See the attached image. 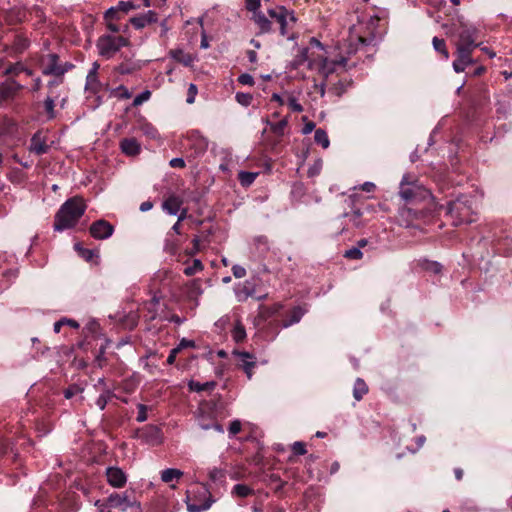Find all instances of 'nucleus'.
<instances>
[{
  "mask_svg": "<svg viewBox=\"0 0 512 512\" xmlns=\"http://www.w3.org/2000/svg\"><path fill=\"white\" fill-rule=\"evenodd\" d=\"M235 99L240 105L248 107L252 103L253 96L250 93L237 92Z\"/></svg>",
  "mask_w": 512,
  "mask_h": 512,
  "instance_id": "a19ab883",
  "label": "nucleus"
},
{
  "mask_svg": "<svg viewBox=\"0 0 512 512\" xmlns=\"http://www.w3.org/2000/svg\"><path fill=\"white\" fill-rule=\"evenodd\" d=\"M232 272L235 278H243L246 275V269L241 265H233Z\"/></svg>",
  "mask_w": 512,
  "mask_h": 512,
  "instance_id": "774afa93",
  "label": "nucleus"
},
{
  "mask_svg": "<svg viewBox=\"0 0 512 512\" xmlns=\"http://www.w3.org/2000/svg\"><path fill=\"white\" fill-rule=\"evenodd\" d=\"M86 210V205L81 197H72L66 200L59 208L54 217L53 228L62 232L73 228Z\"/></svg>",
  "mask_w": 512,
  "mask_h": 512,
  "instance_id": "f257e3e1",
  "label": "nucleus"
},
{
  "mask_svg": "<svg viewBox=\"0 0 512 512\" xmlns=\"http://www.w3.org/2000/svg\"><path fill=\"white\" fill-rule=\"evenodd\" d=\"M478 37V30L472 25L461 22L458 28L457 48L475 49L480 44L476 43Z\"/></svg>",
  "mask_w": 512,
  "mask_h": 512,
  "instance_id": "0eeeda50",
  "label": "nucleus"
},
{
  "mask_svg": "<svg viewBox=\"0 0 512 512\" xmlns=\"http://www.w3.org/2000/svg\"><path fill=\"white\" fill-rule=\"evenodd\" d=\"M50 149V146L46 143L45 139H43L40 133H35L30 141V152L36 155L46 154Z\"/></svg>",
  "mask_w": 512,
  "mask_h": 512,
  "instance_id": "dca6fc26",
  "label": "nucleus"
},
{
  "mask_svg": "<svg viewBox=\"0 0 512 512\" xmlns=\"http://www.w3.org/2000/svg\"><path fill=\"white\" fill-rule=\"evenodd\" d=\"M344 257L351 260H359L363 257V253L359 247H352L345 251Z\"/></svg>",
  "mask_w": 512,
  "mask_h": 512,
  "instance_id": "c03bdc74",
  "label": "nucleus"
},
{
  "mask_svg": "<svg viewBox=\"0 0 512 512\" xmlns=\"http://www.w3.org/2000/svg\"><path fill=\"white\" fill-rule=\"evenodd\" d=\"M202 270H203L202 262L199 259H194L192 265L185 267L183 272L186 276H193Z\"/></svg>",
  "mask_w": 512,
  "mask_h": 512,
  "instance_id": "4c0bfd02",
  "label": "nucleus"
},
{
  "mask_svg": "<svg viewBox=\"0 0 512 512\" xmlns=\"http://www.w3.org/2000/svg\"><path fill=\"white\" fill-rule=\"evenodd\" d=\"M314 140L317 144L321 145L324 149L328 148L330 141L325 130L319 128L315 131Z\"/></svg>",
  "mask_w": 512,
  "mask_h": 512,
  "instance_id": "473e14b6",
  "label": "nucleus"
},
{
  "mask_svg": "<svg viewBox=\"0 0 512 512\" xmlns=\"http://www.w3.org/2000/svg\"><path fill=\"white\" fill-rule=\"evenodd\" d=\"M233 338L236 342H241L246 337V331L243 326L238 325L233 329Z\"/></svg>",
  "mask_w": 512,
  "mask_h": 512,
  "instance_id": "864d4df0",
  "label": "nucleus"
},
{
  "mask_svg": "<svg viewBox=\"0 0 512 512\" xmlns=\"http://www.w3.org/2000/svg\"><path fill=\"white\" fill-rule=\"evenodd\" d=\"M421 267L428 272H432L434 274H439L442 271V265L436 261L423 260L421 262Z\"/></svg>",
  "mask_w": 512,
  "mask_h": 512,
  "instance_id": "f704fd0d",
  "label": "nucleus"
},
{
  "mask_svg": "<svg viewBox=\"0 0 512 512\" xmlns=\"http://www.w3.org/2000/svg\"><path fill=\"white\" fill-rule=\"evenodd\" d=\"M137 6L132 1H119L115 7L109 8L105 14V19H119V12L127 13L130 10L136 9Z\"/></svg>",
  "mask_w": 512,
  "mask_h": 512,
  "instance_id": "4468645a",
  "label": "nucleus"
},
{
  "mask_svg": "<svg viewBox=\"0 0 512 512\" xmlns=\"http://www.w3.org/2000/svg\"><path fill=\"white\" fill-rule=\"evenodd\" d=\"M128 45H130L128 38L112 34H103L96 41L98 54L105 59H111L122 47Z\"/></svg>",
  "mask_w": 512,
  "mask_h": 512,
  "instance_id": "7ed1b4c3",
  "label": "nucleus"
},
{
  "mask_svg": "<svg viewBox=\"0 0 512 512\" xmlns=\"http://www.w3.org/2000/svg\"><path fill=\"white\" fill-rule=\"evenodd\" d=\"M258 176V173L241 171L238 175V179L242 186H250Z\"/></svg>",
  "mask_w": 512,
  "mask_h": 512,
  "instance_id": "72a5a7b5",
  "label": "nucleus"
},
{
  "mask_svg": "<svg viewBox=\"0 0 512 512\" xmlns=\"http://www.w3.org/2000/svg\"><path fill=\"white\" fill-rule=\"evenodd\" d=\"M74 249L79 253V255L87 262L93 260L96 256L95 251L91 249L84 248L81 243H75Z\"/></svg>",
  "mask_w": 512,
  "mask_h": 512,
  "instance_id": "2f4dec72",
  "label": "nucleus"
},
{
  "mask_svg": "<svg viewBox=\"0 0 512 512\" xmlns=\"http://www.w3.org/2000/svg\"><path fill=\"white\" fill-rule=\"evenodd\" d=\"M238 82L242 85H248V86H253L255 83L254 78L248 73L241 74L238 77Z\"/></svg>",
  "mask_w": 512,
  "mask_h": 512,
  "instance_id": "052dcab7",
  "label": "nucleus"
},
{
  "mask_svg": "<svg viewBox=\"0 0 512 512\" xmlns=\"http://www.w3.org/2000/svg\"><path fill=\"white\" fill-rule=\"evenodd\" d=\"M304 314H305V310L302 307H300V306L294 307L291 310L289 317L283 321L282 326L284 328H288L291 325L298 323Z\"/></svg>",
  "mask_w": 512,
  "mask_h": 512,
  "instance_id": "4be33fe9",
  "label": "nucleus"
},
{
  "mask_svg": "<svg viewBox=\"0 0 512 512\" xmlns=\"http://www.w3.org/2000/svg\"><path fill=\"white\" fill-rule=\"evenodd\" d=\"M2 129L5 133H13L17 130V123L9 117H4L2 120Z\"/></svg>",
  "mask_w": 512,
  "mask_h": 512,
  "instance_id": "79ce46f5",
  "label": "nucleus"
},
{
  "mask_svg": "<svg viewBox=\"0 0 512 512\" xmlns=\"http://www.w3.org/2000/svg\"><path fill=\"white\" fill-rule=\"evenodd\" d=\"M111 396H112V392L109 389H106L105 393L101 394L97 398L96 405L98 406V408L100 410H104L106 408L107 403H108V401H109Z\"/></svg>",
  "mask_w": 512,
  "mask_h": 512,
  "instance_id": "37998d69",
  "label": "nucleus"
},
{
  "mask_svg": "<svg viewBox=\"0 0 512 512\" xmlns=\"http://www.w3.org/2000/svg\"><path fill=\"white\" fill-rule=\"evenodd\" d=\"M432 44H433L434 49L437 52L442 54L445 59H448L449 52H448V50L446 48V43H445V41L443 39H440L438 37H434L433 40H432Z\"/></svg>",
  "mask_w": 512,
  "mask_h": 512,
  "instance_id": "e433bc0d",
  "label": "nucleus"
},
{
  "mask_svg": "<svg viewBox=\"0 0 512 512\" xmlns=\"http://www.w3.org/2000/svg\"><path fill=\"white\" fill-rule=\"evenodd\" d=\"M196 347V344L193 340H189V339H186V338H182L179 342V344L175 347L176 349H178V351H182L183 349H186V348H195Z\"/></svg>",
  "mask_w": 512,
  "mask_h": 512,
  "instance_id": "4d7b16f0",
  "label": "nucleus"
},
{
  "mask_svg": "<svg viewBox=\"0 0 512 512\" xmlns=\"http://www.w3.org/2000/svg\"><path fill=\"white\" fill-rule=\"evenodd\" d=\"M241 422L239 420H233L228 428L229 436L233 437L241 431Z\"/></svg>",
  "mask_w": 512,
  "mask_h": 512,
  "instance_id": "5fc2aeb1",
  "label": "nucleus"
},
{
  "mask_svg": "<svg viewBox=\"0 0 512 512\" xmlns=\"http://www.w3.org/2000/svg\"><path fill=\"white\" fill-rule=\"evenodd\" d=\"M133 493H112L108 496L111 507L119 508L124 512H142L140 503L132 495Z\"/></svg>",
  "mask_w": 512,
  "mask_h": 512,
  "instance_id": "39448f33",
  "label": "nucleus"
},
{
  "mask_svg": "<svg viewBox=\"0 0 512 512\" xmlns=\"http://www.w3.org/2000/svg\"><path fill=\"white\" fill-rule=\"evenodd\" d=\"M254 20L259 27L260 33H267L271 30V21L263 13L255 14Z\"/></svg>",
  "mask_w": 512,
  "mask_h": 512,
  "instance_id": "c85d7f7f",
  "label": "nucleus"
},
{
  "mask_svg": "<svg viewBox=\"0 0 512 512\" xmlns=\"http://www.w3.org/2000/svg\"><path fill=\"white\" fill-rule=\"evenodd\" d=\"M139 438L147 444L158 445L162 441V431L156 425H146L140 430Z\"/></svg>",
  "mask_w": 512,
  "mask_h": 512,
  "instance_id": "9d476101",
  "label": "nucleus"
},
{
  "mask_svg": "<svg viewBox=\"0 0 512 512\" xmlns=\"http://www.w3.org/2000/svg\"><path fill=\"white\" fill-rule=\"evenodd\" d=\"M268 14L271 18L277 21V24L280 25V33L282 36L286 35V26H287V16L289 14L288 10L284 6H280L277 9H269ZM290 18L292 21H295V17L293 12H290Z\"/></svg>",
  "mask_w": 512,
  "mask_h": 512,
  "instance_id": "f8f14e48",
  "label": "nucleus"
},
{
  "mask_svg": "<svg viewBox=\"0 0 512 512\" xmlns=\"http://www.w3.org/2000/svg\"><path fill=\"white\" fill-rule=\"evenodd\" d=\"M95 506L99 512H110V508H112L109 504L108 498L105 501L97 500L95 502Z\"/></svg>",
  "mask_w": 512,
  "mask_h": 512,
  "instance_id": "69168bd1",
  "label": "nucleus"
},
{
  "mask_svg": "<svg viewBox=\"0 0 512 512\" xmlns=\"http://www.w3.org/2000/svg\"><path fill=\"white\" fill-rule=\"evenodd\" d=\"M254 241H255V244L257 245V247L262 252H266L269 250V241L266 236H263V235L257 236Z\"/></svg>",
  "mask_w": 512,
  "mask_h": 512,
  "instance_id": "603ef678",
  "label": "nucleus"
},
{
  "mask_svg": "<svg viewBox=\"0 0 512 512\" xmlns=\"http://www.w3.org/2000/svg\"><path fill=\"white\" fill-rule=\"evenodd\" d=\"M217 383L215 381H207L204 383H200L198 381L190 380L188 383V388L192 392H203V391H212L216 387Z\"/></svg>",
  "mask_w": 512,
  "mask_h": 512,
  "instance_id": "5701e85b",
  "label": "nucleus"
},
{
  "mask_svg": "<svg viewBox=\"0 0 512 512\" xmlns=\"http://www.w3.org/2000/svg\"><path fill=\"white\" fill-rule=\"evenodd\" d=\"M199 426L201 427V429L203 430H209V429H214L215 431H217L218 433H223L224 432V429H223V426L218 423V422H211V424H205L202 419L200 418L199 419Z\"/></svg>",
  "mask_w": 512,
  "mask_h": 512,
  "instance_id": "09e8293b",
  "label": "nucleus"
},
{
  "mask_svg": "<svg viewBox=\"0 0 512 512\" xmlns=\"http://www.w3.org/2000/svg\"><path fill=\"white\" fill-rule=\"evenodd\" d=\"M106 477L107 482L115 488H121L127 482L126 474L118 467H108L106 469Z\"/></svg>",
  "mask_w": 512,
  "mask_h": 512,
  "instance_id": "ddd939ff",
  "label": "nucleus"
},
{
  "mask_svg": "<svg viewBox=\"0 0 512 512\" xmlns=\"http://www.w3.org/2000/svg\"><path fill=\"white\" fill-rule=\"evenodd\" d=\"M368 393V386L361 378H357L353 387V396L357 401H360L364 395Z\"/></svg>",
  "mask_w": 512,
  "mask_h": 512,
  "instance_id": "393cba45",
  "label": "nucleus"
},
{
  "mask_svg": "<svg viewBox=\"0 0 512 512\" xmlns=\"http://www.w3.org/2000/svg\"><path fill=\"white\" fill-rule=\"evenodd\" d=\"M473 49L468 48H457V57L453 61V69L456 73H461L465 71L466 67L474 64V59L472 58Z\"/></svg>",
  "mask_w": 512,
  "mask_h": 512,
  "instance_id": "1a4fd4ad",
  "label": "nucleus"
},
{
  "mask_svg": "<svg viewBox=\"0 0 512 512\" xmlns=\"http://www.w3.org/2000/svg\"><path fill=\"white\" fill-rule=\"evenodd\" d=\"M29 46V41L27 38L23 37L22 35H16L14 42H13V48L16 52H23L25 49H27Z\"/></svg>",
  "mask_w": 512,
  "mask_h": 512,
  "instance_id": "58836bf2",
  "label": "nucleus"
},
{
  "mask_svg": "<svg viewBox=\"0 0 512 512\" xmlns=\"http://www.w3.org/2000/svg\"><path fill=\"white\" fill-rule=\"evenodd\" d=\"M292 451L295 455H304L307 453L306 446L301 441H296L293 443Z\"/></svg>",
  "mask_w": 512,
  "mask_h": 512,
  "instance_id": "6e6d98bb",
  "label": "nucleus"
},
{
  "mask_svg": "<svg viewBox=\"0 0 512 512\" xmlns=\"http://www.w3.org/2000/svg\"><path fill=\"white\" fill-rule=\"evenodd\" d=\"M106 20V27L108 29V31H110L113 35V33H119L121 31V27L119 25H117L116 23H114V20L115 19H105Z\"/></svg>",
  "mask_w": 512,
  "mask_h": 512,
  "instance_id": "338daca9",
  "label": "nucleus"
},
{
  "mask_svg": "<svg viewBox=\"0 0 512 512\" xmlns=\"http://www.w3.org/2000/svg\"><path fill=\"white\" fill-rule=\"evenodd\" d=\"M89 232L93 238L104 240L112 236L114 227L108 221L100 219L91 224Z\"/></svg>",
  "mask_w": 512,
  "mask_h": 512,
  "instance_id": "6e6552de",
  "label": "nucleus"
},
{
  "mask_svg": "<svg viewBox=\"0 0 512 512\" xmlns=\"http://www.w3.org/2000/svg\"><path fill=\"white\" fill-rule=\"evenodd\" d=\"M121 150L124 154L134 156L140 153V145L134 138H125L120 143Z\"/></svg>",
  "mask_w": 512,
  "mask_h": 512,
  "instance_id": "6ab92c4d",
  "label": "nucleus"
},
{
  "mask_svg": "<svg viewBox=\"0 0 512 512\" xmlns=\"http://www.w3.org/2000/svg\"><path fill=\"white\" fill-rule=\"evenodd\" d=\"M138 66L132 62L121 63L115 67V71L121 75L132 74Z\"/></svg>",
  "mask_w": 512,
  "mask_h": 512,
  "instance_id": "c9c22d12",
  "label": "nucleus"
},
{
  "mask_svg": "<svg viewBox=\"0 0 512 512\" xmlns=\"http://www.w3.org/2000/svg\"><path fill=\"white\" fill-rule=\"evenodd\" d=\"M232 494L240 498H246L253 494V489L246 484H236L232 489Z\"/></svg>",
  "mask_w": 512,
  "mask_h": 512,
  "instance_id": "7c9ffc66",
  "label": "nucleus"
},
{
  "mask_svg": "<svg viewBox=\"0 0 512 512\" xmlns=\"http://www.w3.org/2000/svg\"><path fill=\"white\" fill-rule=\"evenodd\" d=\"M24 70H25V68L23 67L22 64L16 63V64H12L8 68H6L3 74L6 75V76H8V75H18L21 72H23Z\"/></svg>",
  "mask_w": 512,
  "mask_h": 512,
  "instance_id": "3c124183",
  "label": "nucleus"
},
{
  "mask_svg": "<svg viewBox=\"0 0 512 512\" xmlns=\"http://www.w3.org/2000/svg\"><path fill=\"white\" fill-rule=\"evenodd\" d=\"M183 472L176 468H167L161 472V480L165 483H170L175 479H180Z\"/></svg>",
  "mask_w": 512,
  "mask_h": 512,
  "instance_id": "a878e982",
  "label": "nucleus"
},
{
  "mask_svg": "<svg viewBox=\"0 0 512 512\" xmlns=\"http://www.w3.org/2000/svg\"><path fill=\"white\" fill-rule=\"evenodd\" d=\"M113 91L118 93L117 96L121 99H129L132 96L131 92L124 85L118 86Z\"/></svg>",
  "mask_w": 512,
  "mask_h": 512,
  "instance_id": "13d9d810",
  "label": "nucleus"
},
{
  "mask_svg": "<svg viewBox=\"0 0 512 512\" xmlns=\"http://www.w3.org/2000/svg\"><path fill=\"white\" fill-rule=\"evenodd\" d=\"M44 107L48 114V119L55 118V110H54L55 102H54L53 98L47 97L44 101Z\"/></svg>",
  "mask_w": 512,
  "mask_h": 512,
  "instance_id": "de8ad7c7",
  "label": "nucleus"
},
{
  "mask_svg": "<svg viewBox=\"0 0 512 512\" xmlns=\"http://www.w3.org/2000/svg\"><path fill=\"white\" fill-rule=\"evenodd\" d=\"M239 356L241 357V360L243 362V369L247 374L248 378L250 379L252 377V369L255 367V362L251 360L253 357L248 352H240Z\"/></svg>",
  "mask_w": 512,
  "mask_h": 512,
  "instance_id": "bb28decb",
  "label": "nucleus"
},
{
  "mask_svg": "<svg viewBox=\"0 0 512 512\" xmlns=\"http://www.w3.org/2000/svg\"><path fill=\"white\" fill-rule=\"evenodd\" d=\"M288 105L293 112L300 113L303 111V106L297 101L295 97L289 98Z\"/></svg>",
  "mask_w": 512,
  "mask_h": 512,
  "instance_id": "e2e57ef3",
  "label": "nucleus"
},
{
  "mask_svg": "<svg viewBox=\"0 0 512 512\" xmlns=\"http://www.w3.org/2000/svg\"><path fill=\"white\" fill-rule=\"evenodd\" d=\"M100 65L98 62H94L92 68L89 70L88 75L86 77V89L94 88V86L99 85L98 81V69Z\"/></svg>",
  "mask_w": 512,
  "mask_h": 512,
  "instance_id": "b1692460",
  "label": "nucleus"
},
{
  "mask_svg": "<svg viewBox=\"0 0 512 512\" xmlns=\"http://www.w3.org/2000/svg\"><path fill=\"white\" fill-rule=\"evenodd\" d=\"M346 59L341 58L340 61L328 60L327 58L323 59L320 65V73L325 77H328L330 74L334 73L337 65H345Z\"/></svg>",
  "mask_w": 512,
  "mask_h": 512,
  "instance_id": "412c9836",
  "label": "nucleus"
},
{
  "mask_svg": "<svg viewBox=\"0 0 512 512\" xmlns=\"http://www.w3.org/2000/svg\"><path fill=\"white\" fill-rule=\"evenodd\" d=\"M351 85V81L347 79H340L337 83H335L331 87V92L337 96H342L348 89V87Z\"/></svg>",
  "mask_w": 512,
  "mask_h": 512,
  "instance_id": "c756f323",
  "label": "nucleus"
},
{
  "mask_svg": "<svg viewBox=\"0 0 512 512\" xmlns=\"http://www.w3.org/2000/svg\"><path fill=\"white\" fill-rule=\"evenodd\" d=\"M265 122L270 127L271 131L278 137H282L284 135L285 129L288 125L287 118H283L277 123L270 122L269 120H266Z\"/></svg>",
  "mask_w": 512,
  "mask_h": 512,
  "instance_id": "cd10ccee",
  "label": "nucleus"
},
{
  "mask_svg": "<svg viewBox=\"0 0 512 512\" xmlns=\"http://www.w3.org/2000/svg\"><path fill=\"white\" fill-rule=\"evenodd\" d=\"M156 21H157V14L152 10H149L146 13L140 14V15L132 17L130 19V23L136 29L144 28L146 25L154 23Z\"/></svg>",
  "mask_w": 512,
  "mask_h": 512,
  "instance_id": "2eb2a0df",
  "label": "nucleus"
},
{
  "mask_svg": "<svg viewBox=\"0 0 512 512\" xmlns=\"http://www.w3.org/2000/svg\"><path fill=\"white\" fill-rule=\"evenodd\" d=\"M21 89H23L21 84L12 78H8L0 83V101L14 98Z\"/></svg>",
  "mask_w": 512,
  "mask_h": 512,
  "instance_id": "9b49d317",
  "label": "nucleus"
},
{
  "mask_svg": "<svg viewBox=\"0 0 512 512\" xmlns=\"http://www.w3.org/2000/svg\"><path fill=\"white\" fill-rule=\"evenodd\" d=\"M183 201L179 196H169L164 200L162 207L163 210L166 211L170 215H177L180 211L181 205Z\"/></svg>",
  "mask_w": 512,
  "mask_h": 512,
  "instance_id": "f3484780",
  "label": "nucleus"
},
{
  "mask_svg": "<svg viewBox=\"0 0 512 512\" xmlns=\"http://www.w3.org/2000/svg\"><path fill=\"white\" fill-rule=\"evenodd\" d=\"M399 195L406 202H416L418 200L424 199L428 195L433 197L424 187L417 184L416 182L409 181L408 175H404L402 178Z\"/></svg>",
  "mask_w": 512,
  "mask_h": 512,
  "instance_id": "20e7f679",
  "label": "nucleus"
},
{
  "mask_svg": "<svg viewBox=\"0 0 512 512\" xmlns=\"http://www.w3.org/2000/svg\"><path fill=\"white\" fill-rule=\"evenodd\" d=\"M283 308V305L281 303H275L270 307L265 308V314L268 317H271L273 315H276L279 313V311Z\"/></svg>",
  "mask_w": 512,
  "mask_h": 512,
  "instance_id": "680f3d73",
  "label": "nucleus"
},
{
  "mask_svg": "<svg viewBox=\"0 0 512 512\" xmlns=\"http://www.w3.org/2000/svg\"><path fill=\"white\" fill-rule=\"evenodd\" d=\"M104 355H105V347L101 346L100 349H99V352H98V354L96 355V358H95V363H96V365L99 368H102L104 362L106 361V358H105Z\"/></svg>",
  "mask_w": 512,
  "mask_h": 512,
  "instance_id": "0e129e2a",
  "label": "nucleus"
},
{
  "mask_svg": "<svg viewBox=\"0 0 512 512\" xmlns=\"http://www.w3.org/2000/svg\"><path fill=\"white\" fill-rule=\"evenodd\" d=\"M435 207H438L439 210L445 209L446 214L450 215L453 218V224L455 226H459L464 223H472L474 220L472 219V207H471V198L467 195H459L455 199L448 200L446 205L440 204L436 201L435 197H432Z\"/></svg>",
  "mask_w": 512,
  "mask_h": 512,
  "instance_id": "f03ea898",
  "label": "nucleus"
},
{
  "mask_svg": "<svg viewBox=\"0 0 512 512\" xmlns=\"http://www.w3.org/2000/svg\"><path fill=\"white\" fill-rule=\"evenodd\" d=\"M211 506V502L210 501H205L201 504H196V503H192L190 502V499L188 498V501H187V510L189 512H202V511H205L207 509H209Z\"/></svg>",
  "mask_w": 512,
  "mask_h": 512,
  "instance_id": "ea45409f",
  "label": "nucleus"
},
{
  "mask_svg": "<svg viewBox=\"0 0 512 512\" xmlns=\"http://www.w3.org/2000/svg\"><path fill=\"white\" fill-rule=\"evenodd\" d=\"M169 56L176 62L181 63L187 67L192 66L194 62V57L189 53H185L184 50L180 48L170 50Z\"/></svg>",
  "mask_w": 512,
  "mask_h": 512,
  "instance_id": "a211bd4d",
  "label": "nucleus"
},
{
  "mask_svg": "<svg viewBox=\"0 0 512 512\" xmlns=\"http://www.w3.org/2000/svg\"><path fill=\"white\" fill-rule=\"evenodd\" d=\"M255 285L251 281H245L243 285L236 290L238 301H246L249 297H254Z\"/></svg>",
  "mask_w": 512,
  "mask_h": 512,
  "instance_id": "aec40b11",
  "label": "nucleus"
},
{
  "mask_svg": "<svg viewBox=\"0 0 512 512\" xmlns=\"http://www.w3.org/2000/svg\"><path fill=\"white\" fill-rule=\"evenodd\" d=\"M151 97V92L149 90H144L140 94H138L133 100V106L137 107L142 105L144 102L148 101Z\"/></svg>",
  "mask_w": 512,
  "mask_h": 512,
  "instance_id": "49530a36",
  "label": "nucleus"
},
{
  "mask_svg": "<svg viewBox=\"0 0 512 512\" xmlns=\"http://www.w3.org/2000/svg\"><path fill=\"white\" fill-rule=\"evenodd\" d=\"M74 68V65L70 62L63 64L59 63V56L55 53L48 54L43 59L42 73L44 75H52L56 77H62L67 71Z\"/></svg>",
  "mask_w": 512,
  "mask_h": 512,
  "instance_id": "423d86ee",
  "label": "nucleus"
},
{
  "mask_svg": "<svg viewBox=\"0 0 512 512\" xmlns=\"http://www.w3.org/2000/svg\"><path fill=\"white\" fill-rule=\"evenodd\" d=\"M363 215V211L360 208H356L352 211L350 214V221L353 223L355 227H362L363 222L360 220V218Z\"/></svg>",
  "mask_w": 512,
  "mask_h": 512,
  "instance_id": "a18cd8bd",
  "label": "nucleus"
},
{
  "mask_svg": "<svg viewBox=\"0 0 512 512\" xmlns=\"http://www.w3.org/2000/svg\"><path fill=\"white\" fill-rule=\"evenodd\" d=\"M82 391L83 388H81L79 385L73 384L66 388L63 393L66 399H71L73 396L81 393Z\"/></svg>",
  "mask_w": 512,
  "mask_h": 512,
  "instance_id": "8fccbe9b",
  "label": "nucleus"
},
{
  "mask_svg": "<svg viewBox=\"0 0 512 512\" xmlns=\"http://www.w3.org/2000/svg\"><path fill=\"white\" fill-rule=\"evenodd\" d=\"M137 408H138V415H137L136 420L138 422L142 423L147 420V406L144 404H138Z\"/></svg>",
  "mask_w": 512,
  "mask_h": 512,
  "instance_id": "bf43d9fd",
  "label": "nucleus"
}]
</instances>
